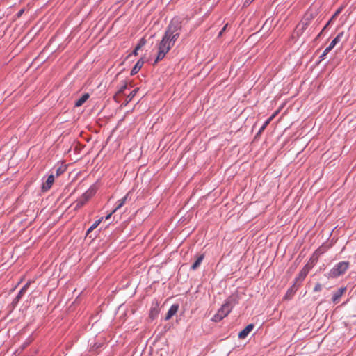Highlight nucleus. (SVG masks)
I'll return each mask as SVG.
<instances>
[{"label": "nucleus", "instance_id": "2eb2a0df", "mask_svg": "<svg viewBox=\"0 0 356 356\" xmlns=\"http://www.w3.org/2000/svg\"><path fill=\"white\" fill-rule=\"evenodd\" d=\"M343 34H344V33H343V31H342V32H341V33H339V34H338V35H337V36H336V37L332 40V41L330 42V45H329V46H330V47H331L332 49H333V48L335 47V45L341 41V40L342 37L343 36Z\"/></svg>", "mask_w": 356, "mask_h": 356}, {"label": "nucleus", "instance_id": "9d476101", "mask_svg": "<svg viewBox=\"0 0 356 356\" xmlns=\"http://www.w3.org/2000/svg\"><path fill=\"white\" fill-rule=\"evenodd\" d=\"M346 287H341L337 291H335L332 296V301L334 303L339 302L340 298L343 296V294L346 292Z\"/></svg>", "mask_w": 356, "mask_h": 356}, {"label": "nucleus", "instance_id": "aec40b11", "mask_svg": "<svg viewBox=\"0 0 356 356\" xmlns=\"http://www.w3.org/2000/svg\"><path fill=\"white\" fill-rule=\"evenodd\" d=\"M127 83L125 82H124L120 87H119V89H118V93H123L124 92V90L127 89Z\"/></svg>", "mask_w": 356, "mask_h": 356}, {"label": "nucleus", "instance_id": "0eeeda50", "mask_svg": "<svg viewBox=\"0 0 356 356\" xmlns=\"http://www.w3.org/2000/svg\"><path fill=\"white\" fill-rule=\"evenodd\" d=\"M54 181V175H50L47 179L46 180V182L42 184V191H47L51 188L52 186V184Z\"/></svg>", "mask_w": 356, "mask_h": 356}, {"label": "nucleus", "instance_id": "5701e85b", "mask_svg": "<svg viewBox=\"0 0 356 356\" xmlns=\"http://www.w3.org/2000/svg\"><path fill=\"white\" fill-rule=\"evenodd\" d=\"M332 22H333V21L330 19V20L327 22V24L323 28V31H325Z\"/></svg>", "mask_w": 356, "mask_h": 356}, {"label": "nucleus", "instance_id": "58836bf2", "mask_svg": "<svg viewBox=\"0 0 356 356\" xmlns=\"http://www.w3.org/2000/svg\"><path fill=\"white\" fill-rule=\"evenodd\" d=\"M323 31H323V30H322V31L318 33V35H317V38L321 37V35H322V33H323Z\"/></svg>", "mask_w": 356, "mask_h": 356}, {"label": "nucleus", "instance_id": "c9c22d12", "mask_svg": "<svg viewBox=\"0 0 356 356\" xmlns=\"http://www.w3.org/2000/svg\"><path fill=\"white\" fill-rule=\"evenodd\" d=\"M113 213V211H112L111 213L108 214V215L105 217V219H106V220H108V219L111 218V215H112Z\"/></svg>", "mask_w": 356, "mask_h": 356}, {"label": "nucleus", "instance_id": "4468645a", "mask_svg": "<svg viewBox=\"0 0 356 356\" xmlns=\"http://www.w3.org/2000/svg\"><path fill=\"white\" fill-rule=\"evenodd\" d=\"M145 44H146V40L144 38H141L139 40V42H138L137 45L136 46V47L133 51V54L134 56H137L138 51L140 50L143 46H145Z\"/></svg>", "mask_w": 356, "mask_h": 356}, {"label": "nucleus", "instance_id": "c85d7f7f", "mask_svg": "<svg viewBox=\"0 0 356 356\" xmlns=\"http://www.w3.org/2000/svg\"><path fill=\"white\" fill-rule=\"evenodd\" d=\"M277 112H275L274 114H273L267 120H269V123L272 121V120L275 118Z\"/></svg>", "mask_w": 356, "mask_h": 356}, {"label": "nucleus", "instance_id": "f03ea898", "mask_svg": "<svg viewBox=\"0 0 356 356\" xmlns=\"http://www.w3.org/2000/svg\"><path fill=\"white\" fill-rule=\"evenodd\" d=\"M234 305V299L229 298H227L225 303L218 310L217 313L212 318V321L215 322L220 321L225 317H226L232 311Z\"/></svg>", "mask_w": 356, "mask_h": 356}, {"label": "nucleus", "instance_id": "1a4fd4ad", "mask_svg": "<svg viewBox=\"0 0 356 356\" xmlns=\"http://www.w3.org/2000/svg\"><path fill=\"white\" fill-rule=\"evenodd\" d=\"M179 309V305L178 304H173L170 307L169 310L168 311V313L165 317V321L170 320L178 311Z\"/></svg>", "mask_w": 356, "mask_h": 356}, {"label": "nucleus", "instance_id": "39448f33", "mask_svg": "<svg viewBox=\"0 0 356 356\" xmlns=\"http://www.w3.org/2000/svg\"><path fill=\"white\" fill-rule=\"evenodd\" d=\"M312 266L309 264H306L303 268L300 271L298 277L296 278V284L302 282L307 275Z\"/></svg>", "mask_w": 356, "mask_h": 356}, {"label": "nucleus", "instance_id": "bb28decb", "mask_svg": "<svg viewBox=\"0 0 356 356\" xmlns=\"http://www.w3.org/2000/svg\"><path fill=\"white\" fill-rule=\"evenodd\" d=\"M277 112H275L274 114H273L267 120H269V123L272 121V120L275 118Z\"/></svg>", "mask_w": 356, "mask_h": 356}, {"label": "nucleus", "instance_id": "473e14b6", "mask_svg": "<svg viewBox=\"0 0 356 356\" xmlns=\"http://www.w3.org/2000/svg\"><path fill=\"white\" fill-rule=\"evenodd\" d=\"M24 13V9H21L18 13H17V17H20Z\"/></svg>", "mask_w": 356, "mask_h": 356}, {"label": "nucleus", "instance_id": "423d86ee", "mask_svg": "<svg viewBox=\"0 0 356 356\" xmlns=\"http://www.w3.org/2000/svg\"><path fill=\"white\" fill-rule=\"evenodd\" d=\"M31 284V282H28L19 291L18 294L15 297V298L13 300V303L16 305L18 303L19 300L22 298V297L24 296V294L26 292L29 285Z\"/></svg>", "mask_w": 356, "mask_h": 356}, {"label": "nucleus", "instance_id": "a878e982", "mask_svg": "<svg viewBox=\"0 0 356 356\" xmlns=\"http://www.w3.org/2000/svg\"><path fill=\"white\" fill-rule=\"evenodd\" d=\"M292 293V289H289L287 292H286V294L285 296V298H287L289 296H291V294Z\"/></svg>", "mask_w": 356, "mask_h": 356}, {"label": "nucleus", "instance_id": "f3484780", "mask_svg": "<svg viewBox=\"0 0 356 356\" xmlns=\"http://www.w3.org/2000/svg\"><path fill=\"white\" fill-rule=\"evenodd\" d=\"M103 218H101L99 219H98L97 220H96L89 228L87 230V234H89L90 232H91L92 230H94L99 224L100 222H102Z\"/></svg>", "mask_w": 356, "mask_h": 356}, {"label": "nucleus", "instance_id": "2f4dec72", "mask_svg": "<svg viewBox=\"0 0 356 356\" xmlns=\"http://www.w3.org/2000/svg\"><path fill=\"white\" fill-rule=\"evenodd\" d=\"M227 26V24H226L223 28L220 31L219 33V36L221 35L222 34V33H224V31H225V29H226V27Z\"/></svg>", "mask_w": 356, "mask_h": 356}, {"label": "nucleus", "instance_id": "6e6552de", "mask_svg": "<svg viewBox=\"0 0 356 356\" xmlns=\"http://www.w3.org/2000/svg\"><path fill=\"white\" fill-rule=\"evenodd\" d=\"M254 325L253 324L248 325L243 330L238 334V338L241 339H245L250 332L253 330Z\"/></svg>", "mask_w": 356, "mask_h": 356}, {"label": "nucleus", "instance_id": "4be33fe9", "mask_svg": "<svg viewBox=\"0 0 356 356\" xmlns=\"http://www.w3.org/2000/svg\"><path fill=\"white\" fill-rule=\"evenodd\" d=\"M321 289H322V286H321V284H319V283H317V284L315 285V286H314V291H316V292H317V291H321Z\"/></svg>", "mask_w": 356, "mask_h": 356}, {"label": "nucleus", "instance_id": "7c9ffc66", "mask_svg": "<svg viewBox=\"0 0 356 356\" xmlns=\"http://www.w3.org/2000/svg\"><path fill=\"white\" fill-rule=\"evenodd\" d=\"M227 26V24H226L223 28L220 31L219 33V36L221 35L222 34V33H224V31H225V29H226V27Z\"/></svg>", "mask_w": 356, "mask_h": 356}, {"label": "nucleus", "instance_id": "412c9836", "mask_svg": "<svg viewBox=\"0 0 356 356\" xmlns=\"http://www.w3.org/2000/svg\"><path fill=\"white\" fill-rule=\"evenodd\" d=\"M138 89H134L132 90L130 94L128 95V98L131 100L136 94Z\"/></svg>", "mask_w": 356, "mask_h": 356}, {"label": "nucleus", "instance_id": "f8f14e48", "mask_svg": "<svg viewBox=\"0 0 356 356\" xmlns=\"http://www.w3.org/2000/svg\"><path fill=\"white\" fill-rule=\"evenodd\" d=\"M144 64V60L143 58L139 59L137 63L135 64L134 67L132 68L131 71V75H135L138 72V71L141 69Z\"/></svg>", "mask_w": 356, "mask_h": 356}, {"label": "nucleus", "instance_id": "a211bd4d", "mask_svg": "<svg viewBox=\"0 0 356 356\" xmlns=\"http://www.w3.org/2000/svg\"><path fill=\"white\" fill-rule=\"evenodd\" d=\"M200 264V256L196 258L195 263L191 266L192 269H196Z\"/></svg>", "mask_w": 356, "mask_h": 356}, {"label": "nucleus", "instance_id": "7ed1b4c3", "mask_svg": "<svg viewBox=\"0 0 356 356\" xmlns=\"http://www.w3.org/2000/svg\"><path fill=\"white\" fill-rule=\"evenodd\" d=\"M96 193L95 188L90 187L74 202V209L81 208Z\"/></svg>", "mask_w": 356, "mask_h": 356}, {"label": "nucleus", "instance_id": "f704fd0d", "mask_svg": "<svg viewBox=\"0 0 356 356\" xmlns=\"http://www.w3.org/2000/svg\"><path fill=\"white\" fill-rule=\"evenodd\" d=\"M325 56H326V54H324V53H323V54L321 55V56H320L321 60H322L325 59Z\"/></svg>", "mask_w": 356, "mask_h": 356}, {"label": "nucleus", "instance_id": "b1692460", "mask_svg": "<svg viewBox=\"0 0 356 356\" xmlns=\"http://www.w3.org/2000/svg\"><path fill=\"white\" fill-rule=\"evenodd\" d=\"M342 9H343V8H342L341 7V8H338V9L335 11V13H334V15L335 16L338 17V15L341 13Z\"/></svg>", "mask_w": 356, "mask_h": 356}, {"label": "nucleus", "instance_id": "dca6fc26", "mask_svg": "<svg viewBox=\"0 0 356 356\" xmlns=\"http://www.w3.org/2000/svg\"><path fill=\"white\" fill-rule=\"evenodd\" d=\"M66 166L65 165H60L58 167H56L55 168V175L56 177L60 176L62 175L65 170H66Z\"/></svg>", "mask_w": 356, "mask_h": 356}, {"label": "nucleus", "instance_id": "c756f323", "mask_svg": "<svg viewBox=\"0 0 356 356\" xmlns=\"http://www.w3.org/2000/svg\"><path fill=\"white\" fill-rule=\"evenodd\" d=\"M227 26V24H226L223 28L220 31L219 33V36L221 35L222 34V33H224V31H225V29H226V27Z\"/></svg>", "mask_w": 356, "mask_h": 356}, {"label": "nucleus", "instance_id": "ddd939ff", "mask_svg": "<svg viewBox=\"0 0 356 356\" xmlns=\"http://www.w3.org/2000/svg\"><path fill=\"white\" fill-rule=\"evenodd\" d=\"M90 95L88 93L83 94L78 100L75 102V106L79 107L82 106L86 101L89 98Z\"/></svg>", "mask_w": 356, "mask_h": 356}, {"label": "nucleus", "instance_id": "393cba45", "mask_svg": "<svg viewBox=\"0 0 356 356\" xmlns=\"http://www.w3.org/2000/svg\"><path fill=\"white\" fill-rule=\"evenodd\" d=\"M332 49L330 47V46H328L326 47V49L324 50L323 53L326 55L332 50Z\"/></svg>", "mask_w": 356, "mask_h": 356}, {"label": "nucleus", "instance_id": "20e7f679", "mask_svg": "<svg viewBox=\"0 0 356 356\" xmlns=\"http://www.w3.org/2000/svg\"><path fill=\"white\" fill-rule=\"evenodd\" d=\"M349 267V262L341 261L337 264L330 270V277H337L344 274Z\"/></svg>", "mask_w": 356, "mask_h": 356}, {"label": "nucleus", "instance_id": "e433bc0d", "mask_svg": "<svg viewBox=\"0 0 356 356\" xmlns=\"http://www.w3.org/2000/svg\"><path fill=\"white\" fill-rule=\"evenodd\" d=\"M337 17L335 16L334 14L332 16V17L330 18V19H332V21H334Z\"/></svg>", "mask_w": 356, "mask_h": 356}, {"label": "nucleus", "instance_id": "6ab92c4d", "mask_svg": "<svg viewBox=\"0 0 356 356\" xmlns=\"http://www.w3.org/2000/svg\"><path fill=\"white\" fill-rule=\"evenodd\" d=\"M268 124H269V120H266L265 122L264 123V124L259 129L258 134H261L265 130V129L266 128V127Z\"/></svg>", "mask_w": 356, "mask_h": 356}, {"label": "nucleus", "instance_id": "f257e3e1", "mask_svg": "<svg viewBox=\"0 0 356 356\" xmlns=\"http://www.w3.org/2000/svg\"><path fill=\"white\" fill-rule=\"evenodd\" d=\"M183 20L179 17H175L168 24L165 33L158 44V53L154 60V64L163 60L180 35L182 29Z\"/></svg>", "mask_w": 356, "mask_h": 356}, {"label": "nucleus", "instance_id": "cd10ccee", "mask_svg": "<svg viewBox=\"0 0 356 356\" xmlns=\"http://www.w3.org/2000/svg\"><path fill=\"white\" fill-rule=\"evenodd\" d=\"M277 112H275L274 114H273L267 120H269V123L272 121V120L275 118Z\"/></svg>", "mask_w": 356, "mask_h": 356}, {"label": "nucleus", "instance_id": "4c0bfd02", "mask_svg": "<svg viewBox=\"0 0 356 356\" xmlns=\"http://www.w3.org/2000/svg\"><path fill=\"white\" fill-rule=\"evenodd\" d=\"M254 0H246L245 1V3H250L251 2H252Z\"/></svg>", "mask_w": 356, "mask_h": 356}, {"label": "nucleus", "instance_id": "9b49d317", "mask_svg": "<svg viewBox=\"0 0 356 356\" xmlns=\"http://www.w3.org/2000/svg\"><path fill=\"white\" fill-rule=\"evenodd\" d=\"M130 199V192H129L122 199L119 200L117 202V206L113 211V213H115L117 210L120 209L122 207H123V205L127 202V201Z\"/></svg>", "mask_w": 356, "mask_h": 356}, {"label": "nucleus", "instance_id": "72a5a7b5", "mask_svg": "<svg viewBox=\"0 0 356 356\" xmlns=\"http://www.w3.org/2000/svg\"><path fill=\"white\" fill-rule=\"evenodd\" d=\"M155 313V314H157L158 313V310L156 308H154L151 310V314H153V313Z\"/></svg>", "mask_w": 356, "mask_h": 356}]
</instances>
